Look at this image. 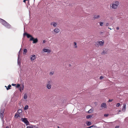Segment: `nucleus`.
<instances>
[{
	"label": "nucleus",
	"mask_w": 128,
	"mask_h": 128,
	"mask_svg": "<svg viewBox=\"0 0 128 128\" xmlns=\"http://www.w3.org/2000/svg\"><path fill=\"white\" fill-rule=\"evenodd\" d=\"M5 108L4 107L2 106L0 108V118L3 122V124L4 123V121L3 119L4 118V111Z\"/></svg>",
	"instance_id": "obj_1"
},
{
	"label": "nucleus",
	"mask_w": 128,
	"mask_h": 128,
	"mask_svg": "<svg viewBox=\"0 0 128 128\" xmlns=\"http://www.w3.org/2000/svg\"><path fill=\"white\" fill-rule=\"evenodd\" d=\"M21 120H22V122H23L26 124V126L29 124V122L28 121L27 118H22Z\"/></svg>",
	"instance_id": "obj_2"
},
{
	"label": "nucleus",
	"mask_w": 128,
	"mask_h": 128,
	"mask_svg": "<svg viewBox=\"0 0 128 128\" xmlns=\"http://www.w3.org/2000/svg\"><path fill=\"white\" fill-rule=\"evenodd\" d=\"M30 40L31 41H33V42L32 43L35 44L37 43L38 41V40L37 38H30Z\"/></svg>",
	"instance_id": "obj_3"
},
{
	"label": "nucleus",
	"mask_w": 128,
	"mask_h": 128,
	"mask_svg": "<svg viewBox=\"0 0 128 128\" xmlns=\"http://www.w3.org/2000/svg\"><path fill=\"white\" fill-rule=\"evenodd\" d=\"M20 50L18 52V65L19 66H20L21 64V62H20Z\"/></svg>",
	"instance_id": "obj_4"
},
{
	"label": "nucleus",
	"mask_w": 128,
	"mask_h": 128,
	"mask_svg": "<svg viewBox=\"0 0 128 128\" xmlns=\"http://www.w3.org/2000/svg\"><path fill=\"white\" fill-rule=\"evenodd\" d=\"M110 8L114 9H116L117 8V5L114 4L113 3L112 4H111L110 5Z\"/></svg>",
	"instance_id": "obj_5"
},
{
	"label": "nucleus",
	"mask_w": 128,
	"mask_h": 128,
	"mask_svg": "<svg viewBox=\"0 0 128 128\" xmlns=\"http://www.w3.org/2000/svg\"><path fill=\"white\" fill-rule=\"evenodd\" d=\"M60 32L59 29L58 28H56L54 30L52 31V33L54 34H56Z\"/></svg>",
	"instance_id": "obj_6"
},
{
	"label": "nucleus",
	"mask_w": 128,
	"mask_h": 128,
	"mask_svg": "<svg viewBox=\"0 0 128 128\" xmlns=\"http://www.w3.org/2000/svg\"><path fill=\"white\" fill-rule=\"evenodd\" d=\"M0 22H1L3 25H4V24L7 22H6L5 20L3 19H2L0 18Z\"/></svg>",
	"instance_id": "obj_7"
},
{
	"label": "nucleus",
	"mask_w": 128,
	"mask_h": 128,
	"mask_svg": "<svg viewBox=\"0 0 128 128\" xmlns=\"http://www.w3.org/2000/svg\"><path fill=\"white\" fill-rule=\"evenodd\" d=\"M43 51L44 52H47L48 53H49L51 52V50L46 48H44L43 50Z\"/></svg>",
	"instance_id": "obj_8"
},
{
	"label": "nucleus",
	"mask_w": 128,
	"mask_h": 128,
	"mask_svg": "<svg viewBox=\"0 0 128 128\" xmlns=\"http://www.w3.org/2000/svg\"><path fill=\"white\" fill-rule=\"evenodd\" d=\"M36 58V56L35 55H33L30 56V58L32 61H33Z\"/></svg>",
	"instance_id": "obj_9"
},
{
	"label": "nucleus",
	"mask_w": 128,
	"mask_h": 128,
	"mask_svg": "<svg viewBox=\"0 0 128 128\" xmlns=\"http://www.w3.org/2000/svg\"><path fill=\"white\" fill-rule=\"evenodd\" d=\"M4 26L8 28H10L11 27V26L8 22Z\"/></svg>",
	"instance_id": "obj_10"
},
{
	"label": "nucleus",
	"mask_w": 128,
	"mask_h": 128,
	"mask_svg": "<svg viewBox=\"0 0 128 128\" xmlns=\"http://www.w3.org/2000/svg\"><path fill=\"white\" fill-rule=\"evenodd\" d=\"M108 52V50L106 49L104 50L101 54L102 55L105 54H107Z\"/></svg>",
	"instance_id": "obj_11"
},
{
	"label": "nucleus",
	"mask_w": 128,
	"mask_h": 128,
	"mask_svg": "<svg viewBox=\"0 0 128 128\" xmlns=\"http://www.w3.org/2000/svg\"><path fill=\"white\" fill-rule=\"evenodd\" d=\"M24 88V86L23 84H22L21 86H20L19 90L20 92H22V90H23Z\"/></svg>",
	"instance_id": "obj_12"
},
{
	"label": "nucleus",
	"mask_w": 128,
	"mask_h": 128,
	"mask_svg": "<svg viewBox=\"0 0 128 128\" xmlns=\"http://www.w3.org/2000/svg\"><path fill=\"white\" fill-rule=\"evenodd\" d=\"M50 25H53L54 27H56L57 25V24L56 22H51Z\"/></svg>",
	"instance_id": "obj_13"
},
{
	"label": "nucleus",
	"mask_w": 128,
	"mask_h": 128,
	"mask_svg": "<svg viewBox=\"0 0 128 128\" xmlns=\"http://www.w3.org/2000/svg\"><path fill=\"white\" fill-rule=\"evenodd\" d=\"M98 44H99V45L102 46L104 44V42L103 40H102V41H98Z\"/></svg>",
	"instance_id": "obj_14"
},
{
	"label": "nucleus",
	"mask_w": 128,
	"mask_h": 128,
	"mask_svg": "<svg viewBox=\"0 0 128 128\" xmlns=\"http://www.w3.org/2000/svg\"><path fill=\"white\" fill-rule=\"evenodd\" d=\"M101 107L102 108H106V105L105 103H103L101 104Z\"/></svg>",
	"instance_id": "obj_15"
},
{
	"label": "nucleus",
	"mask_w": 128,
	"mask_h": 128,
	"mask_svg": "<svg viewBox=\"0 0 128 128\" xmlns=\"http://www.w3.org/2000/svg\"><path fill=\"white\" fill-rule=\"evenodd\" d=\"M126 105L125 104H123V106H122V110L123 111H124L126 109Z\"/></svg>",
	"instance_id": "obj_16"
},
{
	"label": "nucleus",
	"mask_w": 128,
	"mask_h": 128,
	"mask_svg": "<svg viewBox=\"0 0 128 128\" xmlns=\"http://www.w3.org/2000/svg\"><path fill=\"white\" fill-rule=\"evenodd\" d=\"M26 128H38V127L36 126H27Z\"/></svg>",
	"instance_id": "obj_17"
},
{
	"label": "nucleus",
	"mask_w": 128,
	"mask_h": 128,
	"mask_svg": "<svg viewBox=\"0 0 128 128\" xmlns=\"http://www.w3.org/2000/svg\"><path fill=\"white\" fill-rule=\"evenodd\" d=\"M86 124L87 126H89L92 124L91 122H90L87 121L86 122Z\"/></svg>",
	"instance_id": "obj_18"
},
{
	"label": "nucleus",
	"mask_w": 128,
	"mask_h": 128,
	"mask_svg": "<svg viewBox=\"0 0 128 128\" xmlns=\"http://www.w3.org/2000/svg\"><path fill=\"white\" fill-rule=\"evenodd\" d=\"M51 85L50 84H48L47 85L46 87L48 89H50L51 88Z\"/></svg>",
	"instance_id": "obj_19"
},
{
	"label": "nucleus",
	"mask_w": 128,
	"mask_h": 128,
	"mask_svg": "<svg viewBox=\"0 0 128 128\" xmlns=\"http://www.w3.org/2000/svg\"><path fill=\"white\" fill-rule=\"evenodd\" d=\"M26 36L28 38H32L33 37L32 35L28 34H27Z\"/></svg>",
	"instance_id": "obj_20"
},
{
	"label": "nucleus",
	"mask_w": 128,
	"mask_h": 128,
	"mask_svg": "<svg viewBox=\"0 0 128 128\" xmlns=\"http://www.w3.org/2000/svg\"><path fill=\"white\" fill-rule=\"evenodd\" d=\"M92 115H89L86 116V117L87 119H89L92 117Z\"/></svg>",
	"instance_id": "obj_21"
},
{
	"label": "nucleus",
	"mask_w": 128,
	"mask_h": 128,
	"mask_svg": "<svg viewBox=\"0 0 128 128\" xmlns=\"http://www.w3.org/2000/svg\"><path fill=\"white\" fill-rule=\"evenodd\" d=\"M100 16L99 15H95L94 16V19L98 18H100Z\"/></svg>",
	"instance_id": "obj_22"
},
{
	"label": "nucleus",
	"mask_w": 128,
	"mask_h": 128,
	"mask_svg": "<svg viewBox=\"0 0 128 128\" xmlns=\"http://www.w3.org/2000/svg\"><path fill=\"white\" fill-rule=\"evenodd\" d=\"M114 4L117 5V6H118L119 5V3L118 2V1H116L115 2H114Z\"/></svg>",
	"instance_id": "obj_23"
},
{
	"label": "nucleus",
	"mask_w": 128,
	"mask_h": 128,
	"mask_svg": "<svg viewBox=\"0 0 128 128\" xmlns=\"http://www.w3.org/2000/svg\"><path fill=\"white\" fill-rule=\"evenodd\" d=\"M11 86L10 84H9L7 87V88H6L7 90H8L9 89H11Z\"/></svg>",
	"instance_id": "obj_24"
},
{
	"label": "nucleus",
	"mask_w": 128,
	"mask_h": 128,
	"mask_svg": "<svg viewBox=\"0 0 128 128\" xmlns=\"http://www.w3.org/2000/svg\"><path fill=\"white\" fill-rule=\"evenodd\" d=\"M17 112L18 113L20 114L22 112V110L21 109H19L18 110Z\"/></svg>",
	"instance_id": "obj_25"
},
{
	"label": "nucleus",
	"mask_w": 128,
	"mask_h": 128,
	"mask_svg": "<svg viewBox=\"0 0 128 128\" xmlns=\"http://www.w3.org/2000/svg\"><path fill=\"white\" fill-rule=\"evenodd\" d=\"M27 50L26 49H24V50L23 54H26V53L27 52Z\"/></svg>",
	"instance_id": "obj_26"
},
{
	"label": "nucleus",
	"mask_w": 128,
	"mask_h": 128,
	"mask_svg": "<svg viewBox=\"0 0 128 128\" xmlns=\"http://www.w3.org/2000/svg\"><path fill=\"white\" fill-rule=\"evenodd\" d=\"M27 98V96L26 94H24V99L26 100Z\"/></svg>",
	"instance_id": "obj_27"
},
{
	"label": "nucleus",
	"mask_w": 128,
	"mask_h": 128,
	"mask_svg": "<svg viewBox=\"0 0 128 128\" xmlns=\"http://www.w3.org/2000/svg\"><path fill=\"white\" fill-rule=\"evenodd\" d=\"M74 48H77V46L76 45V42H74Z\"/></svg>",
	"instance_id": "obj_28"
},
{
	"label": "nucleus",
	"mask_w": 128,
	"mask_h": 128,
	"mask_svg": "<svg viewBox=\"0 0 128 128\" xmlns=\"http://www.w3.org/2000/svg\"><path fill=\"white\" fill-rule=\"evenodd\" d=\"M98 41L96 43L95 46L96 47H98L99 46V44H98Z\"/></svg>",
	"instance_id": "obj_29"
},
{
	"label": "nucleus",
	"mask_w": 128,
	"mask_h": 128,
	"mask_svg": "<svg viewBox=\"0 0 128 128\" xmlns=\"http://www.w3.org/2000/svg\"><path fill=\"white\" fill-rule=\"evenodd\" d=\"M93 111V110L91 108L90 110L88 112V113H91Z\"/></svg>",
	"instance_id": "obj_30"
},
{
	"label": "nucleus",
	"mask_w": 128,
	"mask_h": 128,
	"mask_svg": "<svg viewBox=\"0 0 128 128\" xmlns=\"http://www.w3.org/2000/svg\"><path fill=\"white\" fill-rule=\"evenodd\" d=\"M28 106L27 105H26V106L24 108V110H27V109H28Z\"/></svg>",
	"instance_id": "obj_31"
},
{
	"label": "nucleus",
	"mask_w": 128,
	"mask_h": 128,
	"mask_svg": "<svg viewBox=\"0 0 128 128\" xmlns=\"http://www.w3.org/2000/svg\"><path fill=\"white\" fill-rule=\"evenodd\" d=\"M20 84H18L17 86H16V88H20Z\"/></svg>",
	"instance_id": "obj_32"
},
{
	"label": "nucleus",
	"mask_w": 128,
	"mask_h": 128,
	"mask_svg": "<svg viewBox=\"0 0 128 128\" xmlns=\"http://www.w3.org/2000/svg\"><path fill=\"white\" fill-rule=\"evenodd\" d=\"M14 116L15 117L16 116V118H17L20 117V115L18 114H16L14 115Z\"/></svg>",
	"instance_id": "obj_33"
},
{
	"label": "nucleus",
	"mask_w": 128,
	"mask_h": 128,
	"mask_svg": "<svg viewBox=\"0 0 128 128\" xmlns=\"http://www.w3.org/2000/svg\"><path fill=\"white\" fill-rule=\"evenodd\" d=\"M47 82L48 83V84H50L52 83V82L51 80H48Z\"/></svg>",
	"instance_id": "obj_34"
},
{
	"label": "nucleus",
	"mask_w": 128,
	"mask_h": 128,
	"mask_svg": "<svg viewBox=\"0 0 128 128\" xmlns=\"http://www.w3.org/2000/svg\"><path fill=\"white\" fill-rule=\"evenodd\" d=\"M54 72H52L50 73V76L54 74Z\"/></svg>",
	"instance_id": "obj_35"
},
{
	"label": "nucleus",
	"mask_w": 128,
	"mask_h": 128,
	"mask_svg": "<svg viewBox=\"0 0 128 128\" xmlns=\"http://www.w3.org/2000/svg\"><path fill=\"white\" fill-rule=\"evenodd\" d=\"M120 103H118L116 105V107H118L120 106Z\"/></svg>",
	"instance_id": "obj_36"
},
{
	"label": "nucleus",
	"mask_w": 128,
	"mask_h": 128,
	"mask_svg": "<svg viewBox=\"0 0 128 128\" xmlns=\"http://www.w3.org/2000/svg\"><path fill=\"white\" fill-rule=\"evenodd\" d=\"M99 23L100 26H103V22H100Z\"/></svg>",
	"instance_id": "obj_37"
},
{
	"label": "nucleus",
	"mask_w": 128,
	"mask_h": 128,
	"mask_svg": "<svg viewBox=\"0 0 128 128\" xmlns=\"http://www.w3.org/2000/svg\"><path fill=\"white\" fill-rule=\"evenodd\" d=\"M109 115V114H104V116H105V117H107Z\"/></svg>",
	"instance_id": "obj_38"
},
{
	"label": "nucleus",
	"mask_w": 128,
	"mask_h": 128,
	"mask_svg": "<svg viewBox=\"0 0 128 128\" xmlns=\"http://www.w3.org/2000/svg\"><path fill=\"white\" fill-rule=\"evenodd\" d=\"M27 34L26 32H25V33H24V34H23V35H24V36L25 35H26V36H27V34Z\"/></svg>",
	"instance_id": "obj_39"
},
{
	"label": "nucleus",
	"mask_w": 128,
	"mask_h": 128,
	"mask_svg": "<svg viewBox=\"0 0 128 128\" xmlns=\"http://www.w3.org/2000/svg\"><path fill=\"white\" fill-rule=\"evenodd\" d=\"M104 78V77L103 76H100V80H102V79L103 78Z\"/></svg>",
	"instance_id": "obj_40"
},
{
	"label": "nucleus",
	"mask_w": 128,
	"mask_h": 128,
	"mask_svg": "<svg viewBox=\"0 0 128 128\" xmlns=\"http://www.w3.org/2000/svg\"><path fill=\"white\" fill-rule=\"evenodd\" d=\"M109 23H106V26H109Z\"/></svg>",
	"instance_id": "obj_41"
},
{
	"label": "nucleus",
	"mask_w": 128,
	"mask_h": 128,
	"mask_svg": "<svg viewBox=\"0 0 128 128\" xmlns=\"http://www.w3.org/2000/svg\"><path fill=\"white\" fill-rule=\"evenodd\" d=\"M119 126H116L115 127V128H119Z\"/></svg>",
	"instance_id": "obj_42"
},
{
	"label": "nucleus",
	"mask_w": 128,
	"mask_h": 128,
	"mask_svg": "<svg viewBox=\"0 0 128 128\" xmlns=\"http://www.w3.org/2000/svg\"><path fill=\"white\" fill-rule=\"evenodd\" d=\"M12 86H16V84H12Z\"/></svg>",
	"instance_id": "obj_43"
},
{
	"label": "nucleus",
	"mask_w": 128,
	"mask_h": 128,
	"mask_svg": "<svg viewBox=\"0 0 128 128\" xmlns=\"http://www.w3.org/2000/svg\"><path fill=\"white\" fill-rule=\"evenodd\" d=\"M113 100H112V99L111 100L110 99H109V100H108V102H111Z\"/></svg>",
	"instance_id": "obj_44"
},
{
	"label": "nucleus",
	"mask_w": 128,
	"mask_h": 128,
	"mask_svg": "<svg viewBox=\"0 0 128 128\" xmlns=\"http://www.w3.org/2000/svg\"><path fill=\"white\" fill-rule=\"evenodd\" d=\"M94 126V125H92V126H89V127H90V128H91L92 127H93Z\"/></svg>",
	"instance_id": "obj_45"
},
{
	"label": "nucleus",
	"mask_w": 128,
	"mask_h": 128,
	"mask_svg": "<svg viewBox=\"0 0 128 128\" xmlns=\"http://www.w3.org/2000/svg\"><path fill=\"white\" fill-rule=\"evenodd\" d=\"M46 42V41L45 40H44L43 41V43H45Z\"/></svg>",
	"instance_id": "obj_46"
},
{
	"label": "nucleus",
	"mask_w": 128,
	"mask_h": 128,
	"mask_svg": "<svg viewBox=\"0 0 128 128\" xmlns=\"http://www.w3.org/2000/svg\"><path fill=\"white\" fill-rule=\"evenodd\" d=\"M116 29L117 30H118L119 29V28L118 27H117L116 28Z\"/></svg>",
	"instance_id": "obj_47"
},
{
	"label": "nucleus",
	"mask_w": 128,
	"mask_h": 128,
	"mask_svg": "<svg viewBox=\"0 0 128 128\" xmlns=\"http://www.w3.org/2000/svg\"><path fill=\"white\" fill-rule=\"evenodd\" d=\"M24 0L23 2H25L26 1V0Z\"/></svg>",
	"instance_id": "obj_48"
},
{
	"label": "nucleus",
	"mask_w": 128,
	"mask_h": 128,
	"mask_svg": "<svg viewBox=\"0 0 128 128\" xmlns=\"http://www.w3.org/2000/svg\"><path fill=\"white\" fill-rule=\"evenodd\" d=\"M6 128H9V127L8 126H7L6 127Z\"/></svg>",
	"instance_id": "obj_49"
},
{
	"label": "nucleus",
	"mask_w": 128,
	"mask_h": 128,
	"mask_svg": "<svg viewBox=\"0 0 128 128\" xmlns=\"http://www.w3.org/2000/svg\"><path fill=\"white\" fill-rule=\"evenodd\" d=\"M108 28L110 29V30H112V29L111 28H110L109 27H108Z\"/></svg>",
	"instance_id": "obj_50"
},
{
	"label": "nucleus",
	"mask_w": 128,
	"mask_h": 128,
	"mask_svg": "<svg viewBox=\"0 0 128 128\" xmlns=\"http://www.w3.org/2000/svg\"><path fill=\"white\" fill-rule=\"evenodd\" d=\"M71 66V65L70 64H69V66Z\"/></svg>",
	"instance_id": "obj_51"
},
{
	"label": "nucleus",
	"mask_w": 128,
	"mask_h": 128,
	"mask_svg": "<svg viewBox=\"0 0 128 128\" xmlns=\"http://www.w3.org/2000/svg\"><path fill=\"white\" fill-rule=\"evenodd\" d=\"M58 128H59V126H58Z\"/></svg>",
	"instance_id": "obj_52"
},
{
	"label": "nucleus",
	"mask_w": 128,
	"mask_h": 128,
	"mask_svg": "<svg viewBox=\"0 0 128 128\" xmlns=\"http://www.w3.org/2000/svg\"><path fill=\"white\" fill-rule=\"evenodd\" d=\"M5 87H6V88H7V86H5Z\"/></svg>",
	"instance_id": "obj_53"
},
{
	"label": "nucleus",
	"mask_w": 128,
	"mask_h": 128,
	"mask_svg": "<svg viewBox=\"0 0 128 128\" xmlns=\"http://www.w3.org/2000/svg\"><path fill=\"white\" fill-rule=\"evenodd\" d=\"M25 29V28H24V30Z\"/></svg>",
	"instance_id": "obj_54"
}]
</instances>
